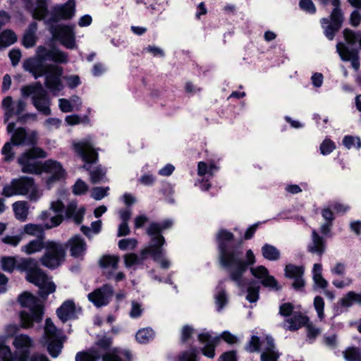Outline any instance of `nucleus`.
<instances>
[{"instance_id":"f257e3e1","label":"nucleus","mask_w":361,"mask_h":361,"mask_svg":"<svg viewBox=\"0 0 361 361\" xmlns=\"http://www.w3.org/2000/svg\"><path fill=\"white\" fill-rule=\"evenodd\" d=\"M216 238L221 266L227 271L230 280L238 288L242 290L247 289L246 299L250 302H257L259 299V286L244 277L248 267L256 262L253 252L247 250L244 255L241 249H231L229 244L233 240V235L226 230H220Z\"/></svg>"},{"instance_id":"f03ea898","label":"nucleus","mask_w":361,"mask_h":361,"mask_svg":"<svg viewBox=\"0 0 361 361\" xmlns=\"http://www.w3.org/2000/svg\"><path fill=\"white\" fill-rule=\"evenodd\" d=\"M46 61L66 63L68 62V55L56 48L48 49L43 46H39L36 50V56L27 59L23 63V68L36 79L44 75L46 87L54 94H56L63 89L61 80L63 70L62 67L56 65L44 64Z\"/></svg>"},{"instance_id":"7ed1b4c3","label":"nucleus","mask_w":361,"mask_h":361,"mask_svg":"<svg viewBox=\"0 0 361 361\" xmlns=\"http://www.w3.org/2000/svg\"><path fill=\"white\" fill-rule=\"evenodd\" d=\"M1 269L11 273L15 269L26 272V280L39 287V295L46 299L55 292L56 286L39 266L38 262L32 258L4 256L0 260Z\"/></svg>"},{"instance_id":"20e7f679","label":"nucleus","mask_w":361,"mask_h":361,"mask_svg":"<svg viewBox=\"0 0 361 361\" xmlns=\"http://www.w3.org/2000/svg\"><path fill=\"white\" fill-rule=\"evenodd\" d=\"M1 195L6 197L27 196L30 201L36 202L42 196V192L33 178L22 176L13 178L9 183L6 184Z\"/></svg>"},{"instance_id":"39448f33","label":"nucleus","mask_w":361,"mask_h":361,"mask_svg":"<svg viewBox=\"0 0 361 361\" xmlns=\"http://www.w3.org/2000/svg\"><path fill=\"white\" fill-rule=\"evenodd\" d=\"M7 337L0 336V357L3 361H27L32 345V338L26 334L16 336L13 341L15 348L11 353L10 347L6 344Z\"/></svg>"},{"instance_id":"423d86ee","label":"nucleus","mask_w":361,"mask_h":361,"mask_svg":"<svg viewBox=\"0 0 361 361\" xmlns=\"http://www.w3.org/2000/svg\"><path fill=\"white\" fill-rule=\"evenodd\" d=\"M22 307L27 308L20 313V325L23 329H30L35 324L41 323L43 318V306L39 300L28 292H24L18 297Z\"/></svg>"},{"instance_id":"0eeeda50","label":"nucleus","mask_w":361,"mask_h":361,"mask_svg":"<svg viewBox=\"0 0 361 361\" xmlns=\"http://www.w3.org/2000/svg\"><path fill=\"white\" fill-rule=\"evenodd\" d=\"M74 149L78 155L86 162L82 167L90 171V179L92 183H97L103 180L105 171L100 167L90 169L87 164L95 162L97 160V153L94 150L92 142L89 140H84L74 145Z\"/></svg>"},{"instance_id":"6e6552de","label":"nucleus","mask_w":361,"mask_h":361,"mask_svg":"<svg viewBox=\"0 0 361 361\" xmlns=\"http://www.w3.org/2000/svg\"><path fill=\"white\" fill-rule=\"evenodd\" d=\"M157 240H152L148 247L140 252V256L135 253L126 254L123 256L124 264L126 268H130L133 266L141 264L145 260L147 255L149 254L153 259L160 264L163 269H168L171 262L165 257V252L155 248V243Z\"/></svg>"},{"instance_id":"1a4fd4ad","label":"nucleus","mask_w":361,"mask_h":361,"mask_svg":"<svg viewBox=\"0 0 361 361\" xmlns=\"http://www.w3.org/2000/svg\"><path fill=\"white\" fill-rule=\"evenodd\" d=\"M321 4L326 6L329 0H319ZM334 6L329 18H322L320 20L324 35L329 40H333L336 32L341 29L344 20V16L341 9L340 0H329Z\"/></svg>"},{"instance_id":"9d476101","label":"nucleus","mask_w":361,"mask_h":361,"mask_svg":"<svg viewBox=\"0 0 361 361\" xmlns=\"http://www.w3.org/2000/svg\"><path fill=\"white\" fill-rule=\"evenodd\" d=\"M65 257V246L59 242L49 240L45 243L44 253L40 262L45 267L54 269L64 262Z\"/></svg>"},{"instance_id":"9b49d317","label":"nucleus","mask_w":361,"mask_h":361,"mask_svg":"<svg viewBox=\"0 0 361 361\" xmlns=\"http://www.w3.org/2000/svg\"><path fill=\"white\" fill-rule=\"evenodd\" d=\"M21 92L23 97H32V104L39 111L46 116L51 114L50 100L41 82L25 86L22 87Z\"/></svg>"},{"instance_id":"f8f14e48","label":"nucleus","mask_w":361,"mask_h":361,"mask_svg":"<svg viewBox=\"0 0 361 361\" xmlns=\"http://www.w3.org/2000/svg\"><path fill=\"white\" fill-rule=\"evenodd\" d=\"M47 153L40 148H32L23 153L18 159L21 171L26 173L39 174L42 173V165L36 158H44Z\"/></svg>"},{"instance_id":"ddd939ff","label":"nucleus","mask_w":361,"mask_h":361,"mask_svg":"<svg viewBox=\"0 0 361 361\" xmlns=\"http://www.w3.org/2000/svg\"><path fill=\"white\" fill-rule=\"evenodd\" d=\"M49 218H50V222L44 224V226L35 224H25L23 227L24 233L32 236H35L37 238L44 239V229H50L59 226L63 220V216L61 214L50 217L49 211H43L39 216V219L42 221H46Z\"/></svg>"},{"instance_id":"4468645a","label":"nucleus","mask_w":361,"mask_h":361,"mask_svg":"<svg viewBox=\"0 0 361 361\" xmlns=\"http://www.w3.org/2000/svg\"><path fill=\"white\" fill-rule=\"evenodd\" d=\"M49 31L53 37L59 40L67 49L76 47L73 26L66 25H50Z\"/></svg>"},{"instance_id":"2eb2a0df","label":"nucleus","mask_w":361,"mask_h":361,"mask_svg":"<svg viewBox=\"0 0 361 361\" xmlns=\"http://www.w3.org/2000/svg\"><path fill=\"white\" fill-rule=\"evenodd\" d=\"M173 225V221L170 219H166L161 223L152 222L146 229L147 234L150 236V242L152 243L153 239H156L157 243H155V248L159 250L164 252L162 246L165 243V238L161 234L164 230L170 228Z\"/></svg>"},{"instance_id":"dca6fc26","label":"nucleus","mask_w":361,"mask_h":361,"mask_svg":"<svg viewBox=\"0 0 361 361\" xmlns=\"http://www.w3.org/2000/svg\"><path fill=\"white\" fill-rule=\"evenodd\" d=\"M49 174L47 178L46 183L49 188H51L53 185L66 177L65 170L63 169L61 164L51 159L47 160L43 165H42V171Z\"/></svg>"},{"instance_id":"f3484780","label":"nucleus","mask_w":361,"mask_h":361,"mask_svg":"<svg viewBox=\"0 0 361 361\" xmlns=\"http://www.w3.org/2000/svg\"><path fill=\"white\" fill-rule=\"evenodd\" d=\"M114 294L113 287L105 284L87 295L88 300L97 307L107 305Z\"/></svg>"},{"instance_id":"a211bd4d","label":"nucleus","mask_w":361,"mask_h":361,"mask_svg":"<svg viewBox=\"0 0 361 361\" xmlns=\"http://www.w3.org/2000/svg\"><path fill=\"white\" fill-rule=\"evenodd\" d=\"M336 52L343 61H350L352 67L357 71L360 68L359 51L357 49H350L346 44L339 42L336 46Z\"/></svg>"},{"instance_id":"6ab92c4d","label":"nucleus","mask_w":361,"mask_h":361,"mask_svg":"<svg viewBox=\"0 0 361 361\" xmlns=\"http://www.w3.org/2000/svg\"><path fill=\"white\" fill-rule=\"evenodd\" d=\"M245 349L250 353L257 352L260 349L262 350V353L276 351L274 339L269 336H266L262 341L259 340L258 336H252Z\"/></svg>"},{"instance_id":"aec40b11","label":"nucleus","mask_w":361,"mask_h":361,"mask_svg":"<svg viewBox=\"0 0 361 361\" xmlns=\"http://www.w3.org/2000/svg\"><path fill=\"white\" fill-rule=\"evenodd\" d=\"M252 275L260 280L261 283L264 286L274 290H279L280 287L275 278L269 274L267 269L262 266H257L250 268Z\"/></svg>"},{"instance_id":"412c9836","label":"nucleus","mask_w":361,"mask_h":361,"mask_svg":"<svg viewBox=\"0 0 361 361\" xmlns=\"http://www.w3.org/2000/svg\"><path fill=\"white\" fill-rule=\"evenodd\" d=\"M284 271L285 276L287 278L294 280L292 283V286L294 289L300 290L305 286V282L303 279L304 267L302 266H296L289 264L286 266Z\"/></svg>"},{"instance_id":"4be33fe9","label":"nucleus","mask_w":361,"mask_h":361,"mask_svg":"<svg viewBox=\"0 0 361 361\" xmlns=\"http://www.w3.org/2000/svg\"><path fill=\"white\" fill-rule=\"evenodd\" d=\"M54 17L57 19L68 20L75 13V0H68L65 4H57L52 8Z\"/></svg>"},{"instance_id":"5701e85b","label":"nucleus","mask_w":361,"mask_h":361,"mask_svg":"<svg viewBox=\"0 0 361 361\" xmlns=\"http://www.w3.org/2000/svg\"><path fill=\"white\" fill-rule=\"evenodd\" d=\"M198 339L201 343H205V346L202 349V353L212 358L215 355V345L219 341V337H212L209 332L204 331L198 335Z\"/></svg>"},{"instance_id":"b1692460","label":"nucleus","mask_w":361,"mask_h":361,"mask_svg":"<svg viewBox=\"0 0 361 361\" xmlns=\"http://www.w3.org/2000/svg\"><path fill=\"white\" fill-rule=\"evenodd\" d=\"M35 134L34 133L28 135L25 128H18L13 132L11 142L15 146L23 145H32L35 143Z\"/></svg>"},{"instance_id":"393cba45","label":"nucleus","mask_w":361,"mask_h":361,"mask_svg":"<svg viewBox=\"0 0 361 361\" xmlns=\"http://www.w3.org/2000/svg\"><path fill=\"white\" fill-rule=\"evenodd\" d=\"M326 247L325 239L320 236L315 230H313L312 231V241L307 247V251L322 257L326 251Z\"/></svg>"},{"instance_id":"a878e982","label":"nucleus","mask_w":361,"mask_h":361,"mask_svg":"<svg viewBox=\"0 0 361 361\" xmlns=\"http://www.w3.org/2000/svg\"><path fill=\"white\" fill-rule=\"evenodd\" d=\"M118 262L119 257L114 255H105L100 259L99 265L103 269V274L107 279L111 278L113 271L118 269Z\"/></svg>"},{"instance_id":"bb28decb","label":"nucleus","mask_w":361,"mask_h":361,"mask_svg":"<svg viewBox=\"0 0 361 361\" xmlns=\"http://www.w3.org/2000/svg\"><path fill=\"white\" fill-rule=\"evenodd\" d=\"M309 321L307 317L304 316L300 312H294L290 318L286 319L283 327L291 331H296L305 326Z\"/></svg>"},{"instance_id":"cd10ccee","label":"nucleus","mask_w":361,"mask_h":361,"mask_svg":"<svg viewBox=\"0 0 361 361\" xmlns=\"http://www.w3.org/2000/svg\"><path fill=\"white\" fill-rule=\"evenodd\" d=\"M67 246L69 247L71 256L76 258H82L87 248L85 240L79 235H75L69 239Z\"/></svg>"},{"instance_id":"c85d7f7f","label":"nucleus","mask_w":361,"mask_h":361,"mask_svg":"<svg viewBox=\"0 0 361 361\" xmlns=\"http://www.w3.org/2000/svg\"><path fill=\"white\" fill-rule=\"evenodd\" d=\"M56 314L62 322H66L76 317V309L73 301H65L57 310Z\"/></svg>"},{"instance_id":"c756f323","label":"nucleus","mask_w":361,"mask_h":361,"mask_svg":"<svg viewBox=\"0 0 361 361\" xmlns=\"http://www.w3.org/2000/svg\"><path fill=\"white\" fill-rule=\"evenodd\" d=\"M85 213V207H78L77 202L71 201L66 207L65 216L67 219H73L76 224H80L83 220Z\"/></svg>"},{"instance_id":"7c9ffc66","label":"nucleus","mask_w":361,"mask_h":361,"mask_svg":"<svg viewBox=\"0 0 361 361\" xmlns=\"http://www.w3.org/2000/svg\"><path fill=\"white\" fill-rule=\"evenodd\" d=\"M37 23L33 22L29 25L28 29L24 34L23 44L26 48H30L35 45L37 40Z\"/></svg>"},{"instance_id":"2f4dec72","label":"nucleus","mask_w":361,"mask_h":361,"mask_svg":"<svg viewBox=\"0 0 361 361\" xmlns=\"http://www.w3.org/2000/svg\"><path fill=\"white\" fill-rule=\"evenodd\" d=\"M13 210L14 212L15 217L21 221H25L27 219L29 211L27 202L25 201L15 202L13 205Z\"/></svg>"},{"instance_id":"473e14b6","label":"nucleus","mask_w":361,"mask_h":361,"mask_svg":"<svg viewBox=\"0 0 361 361\" xmlns=\"http://www.w3.org/2000/svg\"><path fill=\"white\" fill-rule=\"evenodd\" d=\"M102 357L98 349L92 348L86 351L79 352L75 355V361H97Z\"/></svg>"},{"instance_id":"72a5a7b5","label":"nucleus","mask_w":361,"mask_h":361,"mask_svg":"<svg viewBox=\"0 0 361 361\" xmlns=\"http://www.w3.org/2000/svg\"><path fill=\"white\" fill-rule=\"evenodd\" d=\"M44 239L37 238L30 240L28 243L21 247V251L27 255H32L40 252L44 248Z\"/></svg>"},{"instance_id":"f704fd0d","label":"nucleus","mask_w":361,"mask_h":361,"mask_svg":"<svg viewBox=\"0 0 361 361\" xmlns=\"http://www.w3.org/2000/svg\"><path fill=\"white\" fill-rule=\"evenodd\" d=\"M262 254L264 259L269 261H276L281 257L280 251L274 245L267 243L262 246Z\"/></svg>"},{"instance_id":"c9c22d12","label":"nucleus","mask_w":361,"mask_h":361,"mask_svg":"<svg viewBox=\"0 0 361 361\" xmlns=\"http://www.w3.org/2000/svg\"><path fill=\"white\" fill-rule=\"evenodd\" d=\"M223 282L220 281L219 286L216 287V293L215 295V303L217 310L221 311L224 306L228 302V298L225 289L221 286Z\"/></svg>"},{"instance_id":"e433bc0d","label":"nucleus","mask_w":361,"mask_h":361,"mask_svg":"<svg viewBox=\"0 0 361 361\" xmlns=\"http://www.w3.org/2000/svg\"><path fill=\"white\" fill-rule=\"evenodd\" d=\"M345 42L351 46L359 44L361 49V32H354L350 29H345L343 32Z\"/></svg>"},{"instance_id":"4c0bfd02","label":"nucleus","mask_w":361,"mask_h":361,"mask_svg":"<svg viewBox=\"0 0 361 361\" xmlns=\"http://www.w3.org/2000/svg\"><path fill=\"white\" fill-rule=\"evenodd\" d=\"M17 40L16 35L11 30H5L0 34V47H7Z\"/></svg>"},{"instance_id":"58836bf2","label":"nucleus","mask_w":361,"mask_h":361,"mask_svg":"<svg viewBox=\"0 0 361 361\" xmlns=\"http://www.w3.org/2000/svg\"><path fill=\"white\" fill-rule=\"evenodd\" d=\"M340 302L343 307H349L354 303H358L361 305V294L356 293L353 291H350L341 299Z\"/></svg>"},{"instance_id":"ea45409f","label":"nucleus","mask_w":361,"mask_h":361,"mask_svg":"<svg viewBox=\"0 0 361 361\" xmlns=\"http://www.w3.org/2000/svg\"><path fill=\"white\" fill-rule=\"evenodd\" d=\"M47 13V0H37L32 16L37 20L43 19Z\"/></svg>"},{"instance_id":"a19ab883","label":"nucleus","mask_w":361,"mask_h":361,"mask_svg":"<svg viewBox=\"0 0 361 361\" xmlns=\"http://www.w3.org/2000/svg\"><path fill=\"white\" fill-rule=\"evenodd\" d=\"M44 334L49 339L60 338L61 332L53 324L51 319L47 318L45 321Z\"/></svg>"},{"instance_id":"79ce46f5","label":"nucleus","mask_w":361,"mask_h":361,"mask_svg":"<svg viewBox=\"0 0 361 361\" xmlns=\"http://www.w3.org/2000/svg\"><path fill=\"white\" fill-rule=\"evenodd\" d=\"M154 337V332L151 328H143L136 334V339L140 343H147Z\"/></svg>"},{"instance_id":"37998d69","label":"nucleus","mask_w":361,"mask_h":361,"mask_svg":"<svg viewBox=\"0 0 361 361\" xmlns=\"http://www.w3.org/2000/svg\"><path fill=\"white\" fill-rule=\"evenodd\" d=\"M63 348V342L59 338L51 339L48 344L47 349L53 357H57Z\"/></svg>"},{"instance_id":"c03bdc74","label":"nucleus","mask_w":361,"mask_h":361,"mask_svg":"<svg viewBox=\"0 0 361 361\" xmlns=\"http://www.w3.org/2000/svg\"><path fill=\"white\" fill-rule=\"evenodd\" d=\"M217 169V167L213 164L208 166L204 161H200L197 165V174L200 176L206 174H209L212 176L214 175V171Z\"/></svg>"},{"instance_id":"a18cd8bd","label":"nucleus","mask_w":361,"mask_h":361,"mask_svg":"<svg viewBox=\"0 0 361 361\" xmlns=\"http://www.w3.org/2000/svg\"><path fill=\"white\" fill-rule=\"evenodd\" d=\"M137 245V240L135 238H125L118 241V245L121 250H133Z\"/></svg>"},{"instance_id":"49530a36","label":"nucleus","mask_w":361,"mask_h":361,"mask_svg":"<svg viewBox=\"0 0 361 361\" xmlns=\"http://www.w3.org/2000/svg\"><path fill=\"white\" fill-rule=\"evenodd\" d=\"M343 354L347 361H361V353L358 348H348Z\"/></svg>"},{"instance_id":"de8ad7c7","label":"nucleus","mask_w":361,"mask_h":361,"mask_svg":"<svg viewBox=\"0 0 361 361\" xmlns=\"http://www.w3.org/2000/svg\"><path fill=\"white\" fill-rule=\"evenodd\" d=\"M13 144L11 142H6L1 149V154L4 155V161L6 162L11 161L15 156V152L12 148Z\"/></svg>"},{"instance_id":"09e8293b","label":"nucleus","mask_w":361,"mask_h":361,"mask_svg":"<svg viewBox=\"0 0 361 361\" xmlns=\"http://www.w3.org/2000/svg\"><path fill=\"white\" fill-rule=\"evenodd\" d=\"M66 123L69 126H75L81 123H89L90 120L87 116L81 118L77 114L66 116L65 118Z\"/></svg>"},{"instance_id":"8fccbe9b","label":"nucleus","mask_w":361,"mask_h":361,"mask_svg":"<svg viewBox=\"0 0 361 361\" xmlns=\"http://www.w3.org/2000/svg\"><path fill=\"white\" fill-rule=\"evenodd\" d=\"M197 350L196 348H191L190 350L183 351L178 355V361H197Z\"/></svg>"},{"instance_id":"3c124183","label":"nucleus","mask_w":361,"mask_h":361,"mask_svg":"<svg viewBox=\"0 0 361 361\" xmlns=\"http://www.w3.org/2000/svg\"><path fill=\"white\" fill-rule=\"evenodd\" d=\"M343 143L348 149L353 147H356L357 149H360L361 147V141L360 139L357 137L346 135L343 140Z\"/></svg>"},{"instance_id":"603ef678","label":"nucleus","mask_w":361,"mask_h":361,"mask_svg":"<svg viewBox=\"0 0 361 361\" xmlns=\"http://www.w3.org/2000/svg\"><path fill=\"white\" fill-rule=\"evenodd\" d=\"M314 307L320 319L324 317V301L321 296H316L314 299Z\"/></svg>"},{"instance_id":"864d4df0","label":"nucleus","mask_w":361,"mask_h":361,"mask_svg":"<svg viewBox=\"0 0 361 361\" xmlns=\"http://www.w3.org/2000/svg\"><path fill=\"white\" fill-rule=\"evenodd\" d=\"M335 144L330 139H325L320 145V151L323 155L330 154L335 149Z\"/></svg>"},{"instance_id":"5fc2aeb1","label":"nucleus","mask_w":361,"mask_h":361,"mask_svg":"<svg viewBox=\"0 0 361 361\" xmlns=\"http://www.w3.org/2000/svg\"><path fill=\"white\" fill-rule=\"evenodd\" d=\"M299 6L306 13L313 14L316 12V7L312 0H300Z\"/></svg>"},{"instance_id":"6e6d98bb","label":"nucleus","mask_w":361,"mask_h":361,"mask_svg":"<svg viewBox=\"0 0 361 361\" xmlns=\"http://www.w3.org/2000/svg\"><path fill=\"white\" fill-rule=\"evenodd\" d=\"M65 206L64 204L61 199H57L56 200H53L50 203L49 209L53 212L56 213V215L61 214V212L64 210Z\"/></svg>"},{"instance_id":"4d7b16f0","label":"nucleus","mask_w":361,"mask_h":361,"mask_svg":"<svg viewBox=\"0 0 361 361\" xmlns=\"http://www.w3.org/2000/svg\"><path fill=\"white\" fill-rule=\"evenodd\" d=\"M23 236L22 235H5L2 239V242L5 244L10 245L13 247H16L20 242L22 240Z\"/></svg>"},{"instance_id":"13d9d810","label":"nucleus","mask_w":361,"mask_h":361,"mask_svg":"<svg viewBox=\"0 0 361 361\" xmlns=\"http://www.w3.org/2000/svg\"><path fill=\"white\" fill-rule=\"evenodd\" d=\"M87 190V184L80 179H78L73 188V192L75 195H80L86 192Z\"/></svg>"},{"instance_id":"bf43d9fd","label":"nucleus","mask_w":361,"mask_h":361,"mask_svg":"<svg viewBox=\"0 0 361 361\" xmlns=\"http://www.w3.org/2000/svg\"><path fill=\"white\" fill-rule=\"evenodd\" d=\"M59 106L61 111L65 113L71 112L74 110L71 102L63 98L59 99Z\"/></svg>"},{"instance_id":"052dcab7","label":"nucleus","mask_w":361,"mask_h":361,"mask_svg":"<svg viewBox=\"0 0 361 361\" xmlns=\"http://www.w3.org/2000/svg\"><path fill=\"white\" fill-rule=\"evenodd\" d=\"M193 333L194 329L192 326L189 325L183 326L181 330V342L186 343L188 341V339L191 337Z\"/></svg>"},{"instance_id":"680f3d73","label":"nucleus","mask_w":361,"mask_h":361,"mask_svg":"<svg viewBox=\"0 0 361 361\" xmlns=\"http://www.w3.org/2000/svg\"><path fill=\"white\" fill-rule=\"evenodd\" d=\"M120 351L118 349H114L111 352L104 354L102 357L103 361H122L119 357Z\"/></svg>"},{"instance_id":"e2e57ef3","label":"nucleus","mask_w":361,"mask_h":361,"mask_svg":"<svg viewBox=\"0 0 361 361\" xmlns=\"http://www.w3.org/2000/svg\"><path fill=\"white\" fill-rule=\"evenodd\" d=\"M63 79L66 81L67 85L71 89L75 88L80 84V78L76 75L65 76Z\"/></svg>"},{"instance_id":"0e129e2a","label":"nucleus","mask_w":361,"mask_h":361,"mask_svg":"<svg viewBox=\"0 0 361 361\" xmlns=\"http://www.w3.org/2000/svg\"><path fill=\"white\" fill-rule=\"evenodd\" d=\"M109 188H103L100 187L94 188L92 191V197L97 200H100L106 195Z\"/></svg>"},{"instance_id":"69168bd1","label":"nucleus","mask_w":361,"mask_h":361,"mask_svg":"<svg viewBox=\"0 0 361 361\" xmlns=\"http://www.w3.org/2000/svg\"><path fill=\"white\" fill-rule=\"evenodd\" d=\"M216 337H219V340L221 338L229 344H234L238 341L237 337L227 331L222 332L219 336H217Z\"/></svg>"},{"instance_id":"338daca9","label":"nucleus","mask_w":361,"mask_h":361,"mask_svg":"<svg viewBox=\"0 0 361 361\" xmlns=\"http://www.w3.org/2000/svg\"><path fill=\"white\" fill-rule=\"evenodd\" d=\"M131 310L130 311V316L132 318L139 317L142 312V309L140 304L135 301H133L131 304Z\"/></svg>"},{"instance_id":"774afa93","label":"nucleus","mask_w":361,"mask_h":361,"mask_svg":"<svg viewBox=\"0 0 361 361\" xmlns=\"http://www.w3.org/2000/svg\"><path fill=\"white\" fill-rule=\"evenodd\" d=\"M279 358V354L276 351L262 353L261 361H277Z\"/></svg>"}]
</instances>
